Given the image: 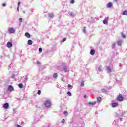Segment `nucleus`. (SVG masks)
<instances>
[{
  "label": "nucleus",
  "mask_w": 127,
  "mask_h": 127,
  "mask_svg": "<svg viewBox=\"0 0 127 127\" xmlns=\"http://www.w3.org/2000/svg\"><path fill=\"white\" fill-rule=\"evenodd\" d=\"M45 106L46 108H50L51 107V102L49 100H47L45 102Z\"/></svg>",
  "instance_id": "f257e3e1"
},
{
  "label": "nucleus",
  "mask_w": 127,
  "mask_h": 127,
  "mask_svg": "<svg viewBox=\"0 0 127 127\" xmlns=\"http://www.w3.org/2000/svg\"><path fill=\"white\" fill-rule=\"evenodd\" d=\"M122 15H127V10H125V11H123Z\"/></svg>",
  "instance_id": "a211bd4d"
},
{
  "label": "nucleus",
  "mask_w": 127,
  "mask_h": 127,
  "mask_svg": "<svg viewBox=\"0 0 127 127\" xmlns=\"http://www.w3.org/2000/svg\"><path fill=\"white\" fill-rule=\"evenodd\" d=\"M19 20L20 22H22V18H20L19 19Z\"/></svg>",
  "instance_id": "c756f323"
},
{
  "label": "nucleus",
  "mask_w": 127,
  "mask_h": 127,
  "mask_svg": "<svg viewBox=\"0 0 127 127\" xmlns=\"http://www.w3.org/2000/svg\"><path fill=\"white\" fill-rule=\"evenodd\" d=\"M112 5L113 4L112 2H109L108 4H107L106 7H107V8H110Z\"/></svg>",
  "instance_id": "9d476101"
},
{
  "label": "nucleus",
  "mask_w": 127,
  "mask_h": 127,
  "mask_svg": "<svg viewBox=\"0 0 127 127\" xmlns=\"http://www.w3.org/2000/svg\"><path fill=\"white\" fill-rule=\"evenodd\" d=\"M7 47H8V48H10V47H12V43H11V42H8L7 43Z\"/></svg>",
  "instance_id": "423d86ee"
},
{
  "label": "nucleus",
  "mask_w": 127,
  "mask_h": 127,
  "mask_svg": "<svg viewBox=\"0 0 127 127\" xmlns=\"http://www.w3.org/2000/svg\"><path fill=\"white\" fill-rule=\"evenodd\" d=\"M107 70L109 73H111V67L108 66L107 68Z\"/></svg>",
  "instance_id": "6ab92c4d"
},
{
  "label": "nucleus",
  "mask_w": 127,
  "mask_h": 127,
  "mask_svg": "<svg viewBox=\"0 0 127 127\" xmlns=\"http://www.w3.org/2000/svg\"><path fill=\"white\" fill-rule=\"evenodd\" d=\"M117 100L119 102H122L123 100H124V97H123V96H122L121 94L119 95L117 97Z\"/></svg>",
  "instance_id": "f03ea898"
},
{
  "label": "nucleus",
  "mask_w": 127,
  "mask_h": 127,
  "mask_svg": "<svg viewBox=\"0 0 127 127\" xmlns=\"http://www.w3.org/2000/svg\"><path fill=\"white\" fill-rule=\"evenodd\" d=\"M112 48H115V47H116V44H115V43L112 44Z\"/></svg>",
  "instance_id": "5701e85b"
},
{
  "label": "nucleus",
  "mask_w": 127,
  "mask_h": 127,
  "mask_svg": "<svg viewBox=\"0 0 127 127\" xmlns=\"http://www.w3.org/2000/svg\"><path fill=\"white\" fill-rule=\"evenodd\" d=\"M6 4H5V3L2 4V6H6Z\"/></svg>",
  "instance_id": "c9c22d12"
},
{
  "label": "nucleus",
  "mask_w": 127,
  "mask_h": 127,
  "mask_svg": "<svg viewBox=\"0 0 127 127\" xmlns=\"http://www.w3.org/2000/svg\"><path fill=\"white\" fill-rule=\"evenodd\" d=\"M84 98H86V95L84 96Z\"/></svg>",
  "instance_id": "79ce46f5"
},
{
  "label": "nucleus",
  "mask_w": 127,
  "mask_h": 127,
  "mask_svg": "<svg viewBox=\"0 0 127 127\" xmlns=\"http://www.w3.org/2000/svg\"><path fill=\"white\" fill-rule=\"evenodd\" d=\"M114 1H115L116 2H117V1H118V0H114Z\"/></svg>",
  "instance_id": "a19ab883"
},
{
  "label": "nucleus",
  "mask_w": 127,
  "mask_h": 127,
  "mask_svg": "<svg viewBox=\"0 0 127 127\" xmlns=\"http://www.w3.org/2000/svg\"><path fill=\"white\" fill-rule=\"evenodd\" d=\"M57 77H58V75L55 73L53 74V78H55L56 79H57Z\"/></svg>",
  "instance_id": "dca6fc26"
},
{
  "label": "nucleus",
  "mask_w": 127,
  "mask_h": 127,
  "mask_svg": "<svg viewBox=\"0 0 127 127\" xmlns=\"http://www.w3.org/2000/svg\"><path fill=\"white\" fill-rule=\"evenodd\" d=\"M49 17H50V18H53V17H54V15L52 13L49 14Z\"/></svg>",
  "instance_id": "2eb2a0df"
},
{
  "label": "nucleus",
  "mask_w": 127,
  "mask_h": 127,
  "mask_svg": "<svg viewBox=\"0 0 127 127\" xmlns=\"http://www.w3.org/2000/svg\"><path fill=\"white\" fill-rule=\"evenodd\" d=\"M109 19V17H106L103 21L104 24H107L108 23V20Z\"/></svg>",
  "instance_id": "39448f33"
},
{
  "label": "nucleus",
  "mask_w": 127,
  "mask_h": 127,
  "mask_svg": "<svg viewBox=\"0 0 127 127\" xmlns=\"http://www.w3.org/2000/svg\"><path fill=\"white\" fill-rule=\"evenodd\" d=\"M17 11H19V6L17 7Z\"/></svg>",
  "instance_id": "4c0bfd02"
},
{
  "label": "nucleus",
  "mask_w": 127,
  "mask_h": 127,
  "mask_svg": "<svg viewBox=\"0 0 127 127\" xmlns=\"http://www.w3.org/2000/svg\"><path fill=\"white\" fill-rule=\"evenodd\" d=\"M39 52H40V53L42 52V48H39Z\"/></svg>",
  "instance_id": "bb28decb"
},
{
  "label": "nucleus",
  "mask_w": 127,
  "mask_h": 127,
  "mask_svg": "<svg viewBox=\"0 0 127 127\" xmlns=\"http://www.w3.org/2000/svg\"><path fill=\"white\" fill-rule=\"evenodd\" d=\"M33 43V42L31 40H29L28 41V45H32V44Z\"/></svg>",
  "instance_id": "f8f14e48"
},
{
  "label": "nucleus",
  "mask_w": 127,
  "mask_h": 127,
  "mask_svg": "<svg viewBox=\"0 0 127 127\" xmlns=\"http://www.w3.org/2000/svg\"><path fill=\"white\" fill-rule=\"evenodd\" d=\"M14 90V88H13V86L12 85H9L8 86V90L10 91V92H12Z\"/></svg>",
  "instance_id": "20e7f679"
},
{
  "label": "nucleus",
  "mask_w": 127,
  "mask_h": 127,
  "mask_svg": "<svg viewBox=\"0 0 127 127\" xmlns=\"http://www.w3.org/2000/svg\"><path fill=\"white\" fill-rule=\"evenodd\" d=\"M81 87H83V86H84V82H81Z\"/></svg>",
  "instance_id": "473e14b6"
},
{
  "label": "nucleus",
  "mask_w": 127,
  "mask_h": 127,
  "mask_svg": "<svg viewBox=\"0 0 127 127\" xmlns=\"http://www.w3.org/2000/svg\"><path fill=\"white\" fill-rule=\"evenodd\" d=\"M90 54L91 55H94V54H95V50L91 49L90 51Z\"/></svg>",
  "instance_id": "4468645a"
},
{
  "label": "nucleus",
  "mask_w": 127,
  "mask_h": 127,
  "mask_svg": "<svg viewBox=\"0 0 127 127\" xmlns=\"http://www.w3.org/2000/svg\"><path fill=\"white\" fill-rule=\"evenodd\" d=\"M17 127H21V126H20V125L17 124Z\"/></svg>",
  "instance_id": "e433bc0d"
},
{
  "label": "nucleus",
  "mask_w": 127,
  "mask_h": 127,
  "mask_svg": "<svg viewBox=\"0 0 127 127\" xmlns=\"http://www.w3.org/2000/svg\"><path fill=\"white\" fill-rule=\"evenodd\" d=\"M97 100L99 103H100L101 101H102V97L99 96L97 97Z\"/></svg>",
  "instance_id": "ddd939ff"
},
{
  "label": "nucleus",
  "mask_w": 127,
  "mask_h": 127,
  "mask_svg": "<svg viewBox=\"0 0 127 127\" xmlns=\"http://www.w3.org/2000/svg\"><path fill=\"white\" fill-rule=\"evenodd\" d=\"M89 105H91V106H94V105H96V102H89Z\"/></svg>",
  "instance_id": "aec40b11"
},
{
  "label": "nucleus",
  "mask_w": 127,
  "mask_h": 127,
  "mask_svg": "<svg viewBox=\"0 0 127 127\" xmlns=\"http://www.w3.org/2000/svg\"><path fill=\"white\" fill-rule=\"evenodd\" d=\"M98 70L99 71V72H101V71H102V69L101 68V67H99L98 68Z\"/></svg>",
  "instance_id": "72a5a7b5"
},
{
  "label": "nucleus",
  "mask_w": 127,
  "mask_h": 127,
  "mask_svg": "<svg viewBox=\"0 0 127 127\" xmlns=\"http://www.w3.org/2000/svg\"><path fill=\"white\" fill-rule=\"evenodd\" d=\"M75 2V0H72L71 1H70V3L71 4H73V3H74Z\"/></svg>",
  "instance_id": "cd10ccee"
},
{
  "label": "nucleus",
  "mask_w": 127,
  "mask_h": 127,
  "mask_svg": "<svg viewBox=\"0 0 127 127\" xmlns=\"http://www.w3.org/2000/svg\"><path fill=\"white\" fill-rule=\"evenodd\" d=\"M118 103H114L112 104L113 108H116V107H118Z\"/></svg>",
  "instance_id": "9b49d317"
},
{
  "label": "nucleus",
  "mask_w": 127,
  "mask_h": 127,
  "mask_svg": "<svg viewBox=\"0 0 127 127\" xmlns=\"http://www.w3.org/2000/svg\"><path fill=\"white\" fill-rule=\"evenodd\" d=\"M25 36H26V37H27V38H30V34H29V33L28 32H26L25 33Z\"/></svg>",
  "instance_id": "1a4fd4ad"
},
{
  "label": "nucleus",
  "mask_w": 127,
  "mask_h": 127,
  "mask_svg": "<svg viewBox=\"0 0 127 127\" xmlns=\"http://www.w3.org/2000/svg\"><path fill=\"white\" fill-rule=\"evenodd\" d=\"M9 107V105L8 104V103H5L4 105V109H8Z\"/></svg>",
  "instance_id": "6e6552de"
},
{
  "label": "nucleus",
  "mask_w": 127,
  "mask_h": 127,
  "mask_svg": "<svg viewBox=\"0 0 127 127\" xmlns=\"http://www.w3.org/2000/svg\"><path fill=\"white\" fill-rule=\"evenodd\" d=\"M68 87L69 89H73V86H72L70 84L68 85Z\"/></svg>",
  "instance_id": "412c9836"
},
{
  "label": "nucleus",
  "mask_w": 127,
  "mask_h": 127,
  "mask_svg": "<svg viewBox=\"0 0 127 127\" xmlns=\"http://www.w3.org/2000/svg\"><path fill=\"white\" fill-rule=\"evenodd\" d=\"M67 95L68 96H72V93H71V92L69 91L67 92Z\"/></svg>",
  "instance_id": "b1692460"
},
{
  "label": "nucleus",
  "mask_w": 127,
  "mask_h": 127,
  "mask_svg": "<svg viewBox=\"0 0 127 127\" xmlns=\"http://www.w3.org/2000/svg\"><path fill=\"white\" fill-rule=\"evenodd\" d=\"M38 95H40L41 94V91L40 90H39L37 92Z\"/></svg>",
  "instance_id": "393cba45"
},
{
  "label": "nucleus",
  "mask_w": 127,
  "mask_h": 127,
  "mask_svg": "<svg viewBox=\"0 0 127 127\" xmlns=\"http://www.w3.org/2000/svg\"><path fill=\"white\" fill-rule=\"evenodd\" d=\"M18 87L20 88V89H22V88H23V85L21 83H20L18 85Z\"/></svg>",
  "instance_id": "f3484780"
},
{
  "label": "nucleus",
  "mask_w": 127,
  "mask_h": 127,
  "mask_svg": "<svg viewBox=\"0 0 127 127\" xmlns=\"http://www.w3.org/2000/svg\"><path fill=\"white\" fill-rule=\"evenodd\" d=\"M37 64H38V65H40V62H39V61H37Z\"/></svg>",
  "instance_id": "7c9ffc66"
},
{
  "label": "nucleus",
  "mask_w": 127,
  "mask_h": 127,
  "mask_svg": "<svg viewBox=\"0 0 127 127\" xmlns=\"http://www.w3.org/2000/svg\"><path fill=\"white\" fill-rule=\"evenodd\" d=\"M66 38L63 39L62 42H64V41H66Z\"/></svg>",
  "instance_id": "c85d7f7f"
},
{
  "label": "nucleus",
  "mask_w": 127,
  "mask_h": 127,
  "mask_svg": "<svg viewBox=\"0 0 127 127\" xmlns=\"http://www.w3.org/2000/svg\"><path fill=\"white\" fill-rule=\"evenodd\" d=\"M70 15H71V16L74 15V14L73 13H71Z\"/></svg>",
  "instance_id": "58836bf2"
},
{
  "label": "nucleus",
  "mask_w": 127,
  "mask_h": 127,
  "mask_svg": "<svg viewBox=\"0 0 127 127\" xmlns=\"http://www.w3.org/2000/svg\"><path fill=\"white\" fill-rule=\"evenodd\" d=\"M64 115H68V112H67V111H64Z\"/></svg>",
  "instance_id": "2f4dec72"
},
{
  "label": "nucleus",
  "mask_w": 127,
  "mask_h": 127,
  "mask_svg": "<svg viewBox=\"0 0 127 127\" xmlns=\"http://www.w3.org/2000/svg\"><path fill=\"white\" fill-rule=\"evenodd\" d=\"M21 3V2H19L18 3V6L19 7V5H20Z\"/></svg>",
  "instance_id": "f704fd0d"
},
{
  "label": "nucleus",
  "mask_w": 127,
  "mask_h": 127,
  "mask_svg": "<svg viewBox=\"0 0 127 127\" xmlns=\"http://www.w3.org/2000/svg\"><path fill=\"white\" fill-rule=\"evenodd\" d=\"M122 43H123V40H119L118 41H117V44L118 45H119V46H121Z\"/></svg>",
  "instance_id": "0eeeda50"
},
{
  "label": "nucleus",
  "mask_w": 127,
  "mask_h": 127,
  "mask_svg": "<svg viewBox=\"0 0 127 127\" xmlns=\"http://www.w3.org/2000/svg\"><path fill=\"white\" fill-rule=\"evenodd\" d=\"M8 31L9 33L11 34V33H14L15 32V30L14 28L11 27V28H9Z\"/></svg>",
  "instance_id": "7ed1b4c3"
},
{
  "label": "nucleus",
  "mask_w": 127,
  "mask_h": 127,
  "mask_svg": "<svg viewBox=\"0 0 127 127\" xmlns=\"http://www.w3.org/2000/svg\"><path fill=\"white\" fill-rule=\"evenodd\" d=\"M61 123H62V124H65V119H63L61 121Z\"/></svg>",
  "instance_id": "a878e982"
},
{
  "label": "nucleus",
  "mask_w": 127,
  "mask_h": 127,
  "mask_svg": "<svg viewBox=\"0 0 127 127\" xmlns=\"http://www.w3.org/2000/svg\"><path fill=\"white\" fill-rule=\"evenodd\" d=\"M121 35H122V37L123 38H126V35H125L124 34V33H121Z\"/></svg>",
  "instance_id": "4be33fe9"
},
{
  "label": "nucleus",
  "mask_w": 127,
  "mask_h": 127,
  "mask_svg": "<svg viewBox=\"0 0 127 127\" xmlns=\"http://www.w3.org/2000/svg\"><path fill=\"white\" fill-rule=\"evenodd\" d=\"M83 32H84V33H86V30H83Z\"/></svg>",
  "instance_id": "ea45409f"
}]
</instances>
